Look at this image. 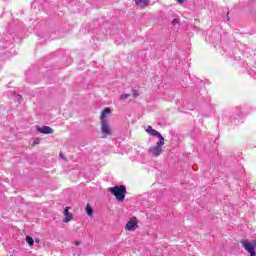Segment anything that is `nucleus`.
<instances>
[{
    "label": "nucleus",
    "instance_id": "f257e3e1",
    "mask_svg": "<svg viewBox=\"0 0 256 256\" xmlns=\"http://www.w3.org/2000/svg\"><path fill=\"white\" fill-rule=\"evenodd\" d=\"M111 113V108H104L100 119H101V131L102 135H111V128L109 127V120H107V115H110Z\"/></svg>",
    "mask_w": 256,
    "mask_h": 256
},
{
    "label": "nucleus",
    "instance_id": "f03ea898",
    "mask_svg": "<svg viewBox=\"0 0 256 256\" xmlns=\"http://www.w3.org/2000/svg\"><path fill=\"white\" fill-rule=\"evenodd\" d=\"M114 197H116V200L122 203V201H125V195H127V188L123 185L120 186H114L110 187L108 189Z\"/></svg>",
    "mask_w": 256,
    "mask_h": 256
},
{
    "label": "nucleus",
    "instance_id": "7ed1b4c3",
    "mask_svg": "<svg viewBox=\"0 0 256 256\" xmlns=\"http://www.w3.org/2000/svg\"><path fill=\"white\" fill-rule=\"evenodd\" d=\"M165 145V138L160 137V140L156 143V146L149 148V153L152 157H159L163 153V146Z\"/></svg>",
    "mask_w": 256,
    "mask_h": 256
},
{
    "label": "nucleus",
    "instance_id": "20e7f679",
    "mask_svg": "<svg viewBox=\"0 0 256 256\" xmlns=\"http://www.w3.org/2000/svg\"><path fill=\"white\" fill-rule=\"evenodd\" d=\"M242 247L249 253V256H256V242L249 240H242L241 241Z\"/></svg>",
    "mask_w": 256,
    "mask_h": 256
},
{
    "label": "nucleus",
    "instance_id": "39448f33",
    "mask_svg": "<svg viewBox=\"0 0 256 256\" xmlns=\"http://www.w3.org/2000/svg\"><path fill=\"white\" fill-rule=\"evenodd\" d=\"M139 228V225L137 224V218L132 217L126 224V229L127 231H135L136 229Z\"/></svg>",
    "mask_w": 256,
    "mask_h": 256
},
{
    "label": "nucleus",
    "instance_id": "423d86ee",
    "mask_svg": "<svg viewBox=\"0 0 256 256\" xmlns=\"http://www.w3.org/2000/svg\"><path fill=\"white\" fill-rule=\"evenodd\" d=\"M231 121L234 123V125H241V123H243V115L241 114V111H236L232 115Z\"/></svg>",
    "mask_w": 256,
    "mask_h": 256
},
{
    "label": "nucleus",
    "instance_id": "0eeeda50",
    "mask_svg": "<svg viewBox=\"0 0 256 256\" xmlns=\"http://www.w3.org/2000/svg\"><path fill=\"white\" fill-rule=\"evenodd\" d=\"M38 132L42 133L43 135H51V134H53V130L49 126L38 127Z\"/></svg>",
    "mask_w": 256,
    "mask_h": 256
},
{
    "label": "nucleus",
    "instance_id": "6e6552de",
    "mask_svg": "<svg viewBox=\"0 0 256 256\" xmlns=\"http://www.w3.org/2000/svg\"><path fill=\"white\" fill-rule=\"evenodd\" d=\"M64 215H65V218L63 219L64 223H69V221H71V219H73V215L71 213H69V208H65Z\"/></svg>",
    "mask_w": 256,
    "mask_h": 256
},
{
    "label": "nucleus",
    "instance_id": "1a4fd4ad",
    "mask_svg": "<svg viewBox=\"0 0 256 256\" xmlns=\"http://www.w3.org/2000/svg\"><path fill=\"white\" fill-rule=\"evenodd\" d=\"M149 135H152V137H158L159 141H161V137H163V135H161V133H159L157 130L152 129L149 133Z\"/></svg>",
    "mask_w": 256,
    "mask_h": 256
},
{
    "label": "nucleus",
    "instance_id": "9d476101",
    "mask_svg": "<svg viewBox=\"0 0 256 256\" xmlns=\"http://www.w3.org/2000/svg\"><path fill=\"white\" fill-rule=\"evenodd\" d=\"M136 5H140V7H147V0H135Z\"/></svg>",
    "mask_w": 256,
    "mask_h": 256
},
{
    "label": "nucleus",
    "instance_id": "9b49d317",
    "mask_svg": "<svg viewBox=\"0 0 256 256\" xmlns=\"http://www.w3.org/2000/svg\"><path fill=\"white\" fill-rule=\"evenodd\" d=\"M86 213L89 217H91V215H93V208L91 207L90 204L86 205Z\"/></svg>",
    "mask_w": 256,
    "mask_h": 256
},
{
    "label": "nucleus",
    "instance_id": "f8f14e48",
    "mask_svg": "<svg viewBox=\"0 0 256 256\" xmlns=\"http://www.w3.org/2000/svg\"><path fill=\"white\" fill-rule=\"evenodd\" d=\"M26 242L28 243V245L32 246L35 244V240H33V237L31 236H26Z\"/></svg>",
    "mask_w": 256,
    "mask_h": 256
},
{
    "label": "nucleus",
    "instance_id": "ddd939ff",
    "mask_svg": "<svg viewBox=\"0 0 256 256\" xmlns=\"http://www.w3.org/2000/svg\"><path fill=\"white\" fill-rule=\"evenodd\" d=\"M151 131H153V127L147 126L146 127V133H151Z\"/></svg>",
    "mask_w": 256,
    "mask_h": 256
},
{
    "label": "nucleus",
    "instance_id": "4468645a",
    "mask_svg": "<svg viewBox=\"0 0 256 256\" xmlns=\"http://www.w3.org/2000/svg\"><path fill=\"white\" fill-rule=\"evenodd\" d=\"M128 97H129V94H123V95H121V99H128Z\"/></svg>",
    "mask_w": 256,
    "mask_h": 256
},
{
    "label": "nucleus",
    "instance_id": "2eb2a0df",
    "mask_svg": "<svg viewBox=\"0 0 256 256\" xmlns=\"http://www.w3.org/2000/svg\"><path fill=\"white\" fill-rule=\"evenodd\" d=\"M172 23L175 25V23H179V20H178V19H174V20L172 21Z\"/></svg>",
    "mask_w": 256,
    "mask_h": 256
},
{
    "label": "nucleus",
    "instance_id": "dca6fc26",
    "mask_svg": "<svg viewBox=\"0 0 256 256\" xmlns=\"http://www.w3.org/2000/svg\"><path fill=\"white\" fill-rule=\"evenodd\" d=\"M75 245L79 246V245H81V242L76 241V242H75Z\"/></svg>",
    "mask_w": 256,
    "mask_h": 256
},
{
    "label": "nucleus",
    "instance_id": "f3484780",
    "mask_svg": "<svg viewBox=\"0 0 256 256\" xmlns=\"http://www.w3.org/2000/svg\"><path fill=\"white\" fill-rule=\"evenodd\" d=\"M16 99H18V101L21 99V95H17Z\"/></svg>",
    "mask_w": 256,
    "mask_h": 256
},
{
    "label": "nucleus",
    "instance_id": "a211bd4d",
    "mask_svg": "<svg viewBox=\"0 0 256 256\" xmlns=\"http://www.w3.org/2000/svg\"><path fill=\"white\" fill-rule=\"evenodd\" d=\"M6 41H11V37H8V39Z\"/></svg>",
    "mask_w": 256,
    "mask_h": 256
},
{
    "label": "nucleus",
    "instance_id": "6ab92c4d",
    "mask_svg": "<svg viewBox=\"0 0 256 256\" xmlns=\"http://www.w3.org/2000/svg\"><path fill=\"white\" fill-rule=\"evenodd\" d=\"M60 157H63V153H60Z\"/></svg>",
    "mask_w": 256,
    "mask_h": 256
},
{
    "label": "nucleus",
    "instance_id": "aec40b11",
    "mask_svg": "<svg viewBox=\"0 0 256 256\" xmlns=\"http://www.w3.org/2000/svg\"><path fill=\"white\" fill-rule=\"evenodd\" d=\"M134 97H137V95H136V94H134Z\"/></svg>",
    "mask_w": 256,
    "mask_h": 256
}]
</instances>
